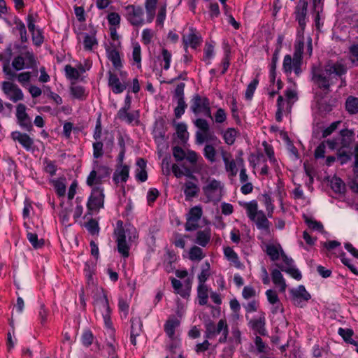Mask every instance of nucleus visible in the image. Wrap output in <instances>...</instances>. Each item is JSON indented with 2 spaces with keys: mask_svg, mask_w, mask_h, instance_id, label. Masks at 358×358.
<instances>
[{
  "mask_svg": "<svg viewBox=\"0 0 358 358\" xmlns=\"http://www.w3.org/2000/svg\"><path fill=\"white\" fill-rule=\"evenodd\" d=\"M345 73V69H313V80L317 88L313 103V110L321 115H325L332 110L333 105L327 103L322 94L328 92L329 87L342 75Z\"/></svg>",
  "mask_w": 358,
  "mask_h": 358,
  "instance_id": "obj_1",
  "label": "nucleus"
},
{
  "mask_svg": "<svg viewBox=\"0 0 358 358\" xmlns=\"http://www.w3.org/2000/svg\"><path fill=\"white\" fill-rule=\"evenodd\" d=\"M95 271V265L86 263L84 272L89 288L93 289V298L94 311L96 315H100L102 317L106 327L108 329L111 327L110 321V308L109 307L108 299L104 289L96 285V282L93 278Z\"/></svg>",
  "mask_w": 358,
  "mask_h": 358,
  "instance_id": "obj_2",
  "label": "nucleus"
},
{
  "mask_svg": "<svg viewBox=\"0 0 358 358\" xmlns=\"http://www.w3.org/2000/svg\"><path fill=\"white\" fill-rule=\"evenodd\" d=\"M354 133L348 129L341 131L336 139L329 140L320 144L315 151V158H324L325 155L326 143L330 150H336L338 159L341 164L348 162L352 154L350 145L354 139Z\"/></svg>",
  "mask_w": 358,
  "mask_h": 358,
  "instance_id": "obj_3",
  "label": "nucleus"
},
{
  "mask_svg": "<svg viewBox=\"0 0 358 358\" xmlns=\"http://www.w3.org/2000/svg\"><path fill=\"white\" fill-rule=\"evenodd\" d=\"M180 324V320L175 317H170L164 324V331L168 337L166 358H183L179 338Z\"/></svg>",
  "mask_w": 358,
  "mask_h": 358,
  "instance_id": "obj_4",
  "label": "nucleus"
},
{
  "mask_svg": "<svg viewBox=\"0 0 358 358\" xmlns=\"http://www.w3.org/2000/svg\"><path fill=\"white\" fill-rule=\"evenodd\" d=\"M266 252L273 261L282 260L280 264H277L282 271L286 272L297 280L301 279V272L295 268L293 260L284 254L280 244L277 243H268L266 245Z\"/></svg>",
  "mask_w": 358,
  "mask_h": 358,
  "instance_id": "obj_5",
  "label": "nucleus"
},
{
  "mask_svg": "<svg viewBox=\"0 0 358 358\" xmlns=\"http://www.w3.org/2000/svg\"><path fill=\"white\" fill-rule=\"evenodd\" d=\"M304 42L301 38L297 39L294 45L293 55H286L283 59L282 67H301L306 64L304 60L308 55L310 57L313 52L312 40L310 38L307 44L306 52H303Z\"/></svg>",
  "mask_w": 358,
  "mask_h": 358,
  "instance_id": "obj_6",
  "label": "nucleus"
},
{
  "mask_svg": "<svg viewBox=\"0 0 358 358\" xmlns=\"http://www.w3.org/2000/svg\"><path fill=\"white\" fill-rule=\"evenodd\" d=\"M17 56L12 62V67H36L38 61L33 51L25 45L14 44Z\"/></svg>",
  "mask_w": 358,
  "mask_h": 358,
  "instance_id": "obj_7",
  "label": "nucleus"
},
{
  "mask_svg": "<svg viewBox=\"0 0 358 358\" xmlns=\"http://www.w3.org/2000/svg\"><path fill=\"white\" fill-rule=\"evenodd\" d=\"M115 234L118 252L123 257H128L131 243L137 238L136 229L133 227L127 229L126 230L120 229L115 231Z\"/></svg>",
  "mask_w": 358,
  "mask_h": 358,
  "instance_id": "obj_8",
  "label": "nucleus"
},
{
  "mask_svg": "<svg viewBox=\"0 0 358 358\" xmlns=\"http://www.w3.org/2000/svg\"><path fill=\"white\" fill-rule=\"evenodd\" d=\"M285 99L279 96L277 102L276 120L282 121V117L287 115L291 110L292 105L297 100V93L294 87H289L285 91Z\"/></svg>",
  "mask_w": 358,
  "mask_h": 358,
  "instance_id": "obj_9",
  "label": "nucleus"
},
{
  "mask_svg": "<svg viewBox=\"0 0 358 358\" xmlns=\"http://www.w3.org/2000/svg\"><path fill=\"white\" fill-rule=\"evenodd\" d=\"M202 191L207 201H219L222 195L223 185L215 178H208L206 180L202 178Z\"/></svg>",
  "mask_w": 358,
  "mask_h": 358,
  "instance_id": "obj_10",
  "label": "nucleus"
},
{
  "mask_svg": "<svg viewBox=\"0 0 358 358\" xmlns=\"http://www.w3.org/2000/svg\"><path fill=\"white\" fill-rule=\"evenodd\" d=\"M247 214L249 218L254 221L257 227L260 229H267L269 227V222L266 217L264 213L258 210L257 203L252 201L245 204Z\"/></svg>",
  "mask_w": 358,
  "mask_h": 358,
  "instance_id": "obj_11",
  "label": "nucleus"
},
{
  "mask_svg": "<svg viewBox=\"0 0 358 358\" xmlns=\"http://www.w3.org/2000/svg\"><path fill=\"white\" fill-rule=\"evenodd\" d=\"M108 85L114 93H122L128 85L127 75L120 71V69L110 71Z\"/></svg>",
  "mask_w": 358,
  "mask_h": 358,
  "instance_id": "obj_12",
  "label": "nucleus"
},
{
  "mask_svg": "<svg viewBox=\"0 0 358 358\" xmlns=\"http://www.w3.org/2000/svg\"><path fill=\"white\" fill-rule=\"evenodd\" d=\"M324 248L326 249V252L328 255H334L341 258V260L343 264L347 266L349 269L355 275L358 274V271L353 264L351 263L350 260L345 257L343 252L341 251V244L336 241H330L323 243Z\"/></svg>",
  "mask_w": 358,
  "mask_h": 358,
  "instance_id": "obj_13",
  "label": "nucleus"
},
{
  "mask_svg": "<svg viewBox=\"0 0 358 358\" xmlns=\"http://www.w3.org/2000/svg\"><path fill=\"white\" fill-rule=\"evenodd\" d=\"M290 299L294 305L303 307L310 299L311 296L303 285H299L289 289Z\"/></svg>",
  "mask_w": 358,
  "mask_h": 358,
  "instance_id": "obj_14",
  "label": "nucleus"
},
{
  "mask_svg": "<svg viewBox=\"0 0 358 358\" xmlns=\"http://www.w3.org/2000/svg\"><path fill=\"white\" fill-rule=\"evenodd\" d=\"M103 189L100 186H97L92 190L87 201V209L92 213L97 212L103 207Z\"/></svg>",
  "mask_w": 358,
  "mask_h": 358,
  "instance_id": "obj_15",
  "label": "nucleus"
},
{
  "mask_svg": "<svg viewBox=\"0 0 358 358\" xmlns=\"http://www.w3.org/2000/svg\"><path fill=\"white\" fill-rule=\"evenodd\" d=\"M126 17L134 26H141L143 24V10L141 6L129 5L125 7Z\"/></svg>",
  "mask_w": 358,
  "mask_h": 358,
  "instance_id": "obj_16",
  "label": "nucleus"
},
{
  "mask_svg": "<svg viewBox=\"0 0 358 358\" xmlns=\"http://www.w3.org/2000/svg\"><path fill=\"white\" fill-rule=\"evenodd\" d=\"M192 110L197 115L210 117L209 101L205 97L194 96L191 106Z\"/></svg>",
  "mask_w": 358,
  "mask_h": 358,
  "instance_id": "obj_17",
  "label": "nucleus"
},
{
  "mask_svg": "<svg viewBox=\"0 0 358 358\" xmlns=\"http://www.w3.org/2000/svg\"><path fill=\"white\" fill-rule=\"evenodd\" d=\"M203 214L202 208L199 206L192 207L187 214L185 229L187 231L195 230L199 227V222Z\"/></svg>",
  "mask_w": 358,
  "mask_h": 358,
  "instance_id": "obj_18",
  "label": "nucleus"
},
{
  "mask_svg": "<svg viewBox=\"0 0 358 358\" xmlns=\"http://www.w3.org/2000/svg\"><path fill=\"white\" fill-rule=\"evenodd\" d=\"M222 159L224 163L225 170L229 176H236L238 169L243 166V161L241 158H236L235 160L230 159L229 155L223 152Z\"/></svg>",
  "mask_w": 358,
  "mask_h": 358,
  "instance_id": "obj_19",
  "label": "nucleus"
},
{
  "mask_svg": "<svg viewBox=\"0 0 358 358\" xmlns=\"http://www.w3.org/2000/svg\"><path fill=\"white\" fill-rule=\"evenodd\" d=\"M223 332V336L220 338V342H225L227 336V325L224 320H220L217 326L213 323H209L206 326V334L208 338L214 337L221 332Z\"/></svg>",
  "mask_w": 358,
  "mask_h": 358,
  "instance_id": "obj_20",
  "label": "nucleus"
},
{
  "mask_svg": "<svg viewBox=\"0 0 358 358\" xmlns=\"http://www.w3.org/2000/svg\"><path fill=\"white\" fill-rule=\"evenodd\" d=\"M308 13V1L306 0H299L295 8V19L298 22L301 32L303 33L306 25V18Z\"/></svg>",
  "mask_w": 358,
  "mask_h": 358,
  "instance_id": "obj_21",
  "label": "nucleus"
},
{
  "mask_svg": "<svg viewBox=\"0 0 358 358\" xmlns=\"http://www.w3.org/2000/svg\"><path fill=\"white\" fill-rule=\"evenodd\" d=\"M2 87L3 92L12 101L17 102L23 99V93L16 85L10 82H4Z\"/></svg>",
  "mask_w": 358,
  "mask_h": 358,
  "instance_id": "obj_22",
  "label": "nucleus"
},
{
  "mask_svg": "<svg viewBox=\"0 0 358 358\" xmlns=\"http://www.w3.org/2000/svg\"><path fill=\"white\" fill-rule=\"evenodd\" d=\"M189 30V33L182 36V43L186 52H187L188 45L193 49H196L202 42L201 36L196 34L194 28L190 27Z\"/></svg>",
  "mask_w": 358,
  "mask_h": 358,
  "instance_id": "obj_23",
  "label": "nucleus"
},
{
  "mask_svg": "<svg viewBox=\"0 0 358 358\" xmlns=\"http://www.w3.org/2000/svg\"><path fill=\"white\" fill-rule=\"evenodd\" d=\"M15 115L17 122L21 127L28 129L31 126V119L27 113V107L24 104L17 105Z\"/></svg>",
  "mask_w": 358,
  "mask_h": 358,
  "instance_id": "obj_24",
  "label": "nucleus"
},
{
  "mask_svg": "<svg viewBox=\"0 0 358 358\" xmlns=\"http://www.w3.org/2000/svg\"><path fill=\"white\" fill-rule=\"evenodd\" d=\"M265 295L272 313H276L282 310V303L275 290L269 289L266 291Z\"/></svg>",
  "mask_w": 358,
  "mask_h": 358,
  "instance_id": "obj_25",
  "label": "nucleus"
},
{
  "mask_svg": "<svg viewBox=\"0 0 358 358\" xmlns=\"http://www.w3.org/2000/svg\"><path fill=\"white\" fill-rule=\"evenodd\" d=\"M14 141H17L27 150H34V140L27 134L15 131L11 134Z\"/></svg>",
  "mask_w": 358,
  "mask_h": 358,
  "instance_id": "obj_26",
  "label": "nucleus"
},
{
  "mask_svg": "<svg viewBox=\"0 0 358 358\" xmlns=\"http://www.w3.org/2000/svg\"><path fill=\"white\" fill-rule=\"evenodd\" d=\"M55 192L59 198H64L66 193V179L65 177L52 178L50 180Z\"/></svg>",
  "mask_w": 358,
  "mask_h": 358,
  "instance_id": "obj_27",
  "label": "nucleus"
},
{
  "mask_svg": "<svg viewBox=\"0 0 358 358\" xmlns=\"http://www.w3.org/2000/svg\"><path fill=\"white\" fill-rule=\"evenodd\" d=\"M106 51L107 58L112 62L113 67H122V63L120 54L115 45H110L107 46Z\"/></svg>",
  "mask_w": 358,
  "mask_h": 358,
  "instance_id": "obj_28",
  "label": "nucleus"
},
{
  "mask_svg": "<svg viewBox=\"0 0 358 358\" xmlns=\"http://www.w3.org/2000/svg\"><path fill=\"white\" fill-rule=\"evenodd\" d=\"M128 110L129 109L127 108H121L117 113L118 117L129 124H137L138 122L139 112L135 110L129 113Z\"/></svg>",
  "mask_w": 358,
  "mask_h": 358,
  "instance_id": "obj_29",
  "label": "nucleus"
},
{
  "mask_svg": "<svg viewBox=\"0 0 358 358\" xmlns=\"http://www.w3.org/2000/svg\"><path fill=\"white\" fill-rule=\"evenodd\" d=\"M269 76L271 85L268 93L271 96H273L282 88V85L280 79L278 77L275 69H271Z\"/></svg>",
  "mask_w": 358,
  "mask_h": 358,
  "instance_id": "obj_30",
  "label": "nucleus"
},
{
  "mask_svg": "<svg viewBox=\"0 0 358 358\" xmlns=\"http://www.w3.org/2000/svg\"><path fill=\"white\" fill-rule=\"evenodd\" d=\"M272 280L274 285L279 289L280 292H285L287 288V284L281 272L274 269L271 273Z\"/></svg>",
  "mask_w": 358,
  "mask_h": 358,
  "instance_id": "obj_31",
  "label": "nucleus"
},
{
  "mask_svg": "<svg viewBox=\"0 0 358 358\" xmlns=\"http://www.w3.org/2000/svg\"><path fill=\"white\" fill-rule=\"evenodd\" d=\"M183 191L186 200H191L197 196L199 192V188L196 183L192 181H188L184 185Z\"/></svg>",
  "mask_w": 358,
  "mask_h": 358,
  "instance_id": "obj_32",
  "label": "nucleus"
},
{
  "mask_svg": "<svg viewBox=\"0 0 358 358\" xmlns=\"http://www.w3.org/2000/svg\"><path fill=\"white\" fill-rule=\"evenodd\" d=\"M129 167L127 165H120L115 171L114 180L116 182H125L129 178Z\"/></svg>",
  "mask_w": 358,
  "mask_h": 358,
  "instance_id": "obj_33",
  "label": "nucleus"
},
{
  "mask_svg": "<svg viewBox=\"0 0 358 358\" xmlns=\"http://www.w3.org/2000/svg\"><path fill=\"white\" fill-rule=\"evenodd\" d=\"M224 255L227 259L231 262L235 267L240 268L242 265L239 261L238 255L234 252V250L230 248L227 247L224 249Z\"/></svg>",
  "mask_w": 358,
  "mask_h": 358,
  "instance_id": "obj_34",
  "label": "nucleus"
},
{
  "mask_svg": "<svg viewBox=\"0 0 358 358\" xmlns=\"http://www.w3.org/2000/svg\"><path fill=\"white\" fill-rule=\"evenodd\" d=\"M136 178L141 181L144 182L147 180L148 176L145 171L146 162L143 159H138L136 162Z\"/></svg>",
  "mask_w": 358,
  "mask_h": 358,
  "instance_id": "obj_35",
  "label": "nucleus"
},
{
  "mask_svg": "<svg viewBox=\"0 0 358 358\" xmlns=\"http://www.w3.org/2000/svg\"><path fill=\"white\" fill-rule=\"evenodd\" d=\"M211 237L210 229H205L203 231H199L196 234L195 242L201 246H206L209 242Z\"/></svg>",
  "mask_w": 358,
  "mask_h": 358,
  "instance_id": "obj_36",
  "label": "nucleus"
},
{
  "mask_svg": "<svg viewBox=\"0 0 358 358\" xmlns=\"http://www.w3.org/2000/svg\"><path fill=\"white\" fill-rule=\"evenodd\" d=\"M324 0L312 1V12L315 15V22L317 26L319 24L320 14L323 12Z\"/></svg>",
  "mask_w": 358,
  "mask_h": 358,
  "instance_id": "obj_37",
  "label": "nucleus"
},
{
  "mask_svg": "<svg viewBox=\"0 0 358 358\" xmlns=\"http://www.w3.org/2000/svg\"><path fill=\"white\" fill-rule=\"evenodd\" d=\"M142 324L138 320H134L131 322L130 341L133 345L136 344V337L141 332Z\"/></svg>",
  "mask_w": 358,
  "mask_h": 358,
  "instance_id": "obj_38",
  "label": "nucleus"
},
{
  "mask_svg": "<svg viewBox=\"0 0 358 358\" xmlns=\"http://www.w3.org/2000/svg\"><path fill=\"white\" fill-rule=\"evenodd\" d=\"M197 292L199 303L200 305L206 304L209 296L208 287L205 284L199 285Z\"/></svg>",
  "mask_w": 358,
  "mask_h": 358,
  "instance_id": "obj_39",
  "label": "nucleus"
},
{
  "mask_svg": "<svg viewBox=\"0 0 358 358\" xmlns=\"http://www.w3.org/2000/svg\"><path fill=\"white\" fill-rule=\"evenodd\" d=\"M263 146L264 148V151L268 157L270 163L273 166L274 169H275V171L278 172L280 170V166H279L278 162L276 161V159H275V157L273 156L274 152H273L272 147L270 146L266 142L263 143Z\"/></svg>",
  "mask_w": 358,
  "mask_h": 358,
  "instance_id": "obj_40",
  "label": "nucleus"
},
{
  "mask_svg": "<svg viewBox=\"0 0 358 358\" xmlns=\"http://www.w3.org/2000/svg\"><path fill=\"white\" fill-rule=\"evenodd\" d=\"M178 137L183 142L189 138V134L187 131V125L185 123L179 122L175 124Z\"/></svg>",
  "mask_w": 358,
  "mask_h": 358,
  "instance_id": "obj_41",
  "label": "nucleus"
},
{
  "mask_svg": "<svg viewBox=\"0 0 358 358\" xmlns=\"http://www.w3.org/2000/svg\"><path fill=\"white\" fill-rule=\"evenodd\" d=\"M345 108L348 112L351 114L358 113V98L349 96L345 101Z\"/></svg>",
  "mask_w": 358,
  "mask_h": 358,
  "instance_id": "obj_42",
  "label": "nucleus"
},
{
  "mask_svg": "<svg viewBox=\"0 0 358 358\" xmlns=\"http://www.w3.org/2000/svg\"><path fill=\"white\" fill-rule=\"evenodd\" d=\"M157 2V0H146L145 9L149 22H151L155 17Z\"/></svg>",
  "mask_w": 358,
  "mask_h": 358,
  "instance_id": "obj_43",
  "label": "nucleus"
},
{
  "mask_svg": "<svg viewBox=\"0 0 358 358\" xmlns=\"http://www.w3.org/2000/svg\"><path fill=\"white\" fill-rule=\"evenodd\" d=\"M237 131L234 128H229L222 133L223 138L228 145H232L237 136Z\"/></svg>",
  "mask_w": 358,
  "mask_h": 358,
  "instance_id": "obj_44",
  "label": "nucleus"
},
{
  "mask_svg": "<svg viewBox=\"0 0 358 358\" xmlns=\"http://www.w3.org/2000/svg\"><path fill=\"white\" fill-rule=\"evenodd\" d=\"M172 285L175 289V292L182 296V297H186L189 295V289L186 287H183L181 282L176 279L172 280Z\"/></svg>",
  "mask_w": 358,
  "mask_h": 358,
  "instance_id": "obj_45",
  "label": "nucleus"
},
{
  "mask_svg": "<svg viewBox=\"0 0 358 358\" xmlns=\"http://www.w3.org/2000/svg\"><path fill=\"white\" fill-rule=\"evenodd\" d=\"M188 257L192 261H200L204 257V255L201 248L193 246L188 252Z\"/></svg>",
  "mask_w": 358,
  "mask_h": 358,
  "instance_id": "obj_46",
  "label": "nucleus"
},
{
  "mask_svg": "<svg viewBox=\"0 0 358 358\" xmlns=\"http://www.w3.org/2000/svg\"><path fill=\"white\" fill-rule=\"evenodd\" d=\"M210 264L208 262H206L201 266V271L198 276L199 285L205 284V282L207 280L210 275Z\"/></svg>",
  "mask_w": 358,
  "mask_h": 358,
  "instance_id": "obj_47",
  "label": "nucleus"
},
{
  "mask_svg": "<svg viewBox=\"0 0 358 358\" xmlns=\"http://www.w3.org/2000/svg\"><path fill=\"white\" fill-rule=\"evenodd\" d=\"M338 333L345 340V341L354 345H357V342L352 338L353 333L351 329L339 328Z\"/></svg>",
  "mask_w": 358,
  "mask_h": 358,
  "instance_id": "obj_48",
  "label": "nucleus"
},
{
  "mask_svg": "<svg viewBox=\"0 0 358 358\" xmlns=\"http://www.w3.org/2000/svg\"><path fill=\"white\" fill-rule=\"evenodd\" d=\"M330 185L335 192L341 193L345 189V185L339 178L333 177L330 180Z\"/></svg>",
  "mask_w": 358,
  "mask_h": 358,
  "instance_id": "obj_49",
  "label": "nucleus"
},
{
  "mask_svg": "<svg viewBox=\"0 0 358 358\" xmlns=\"http://www.w3.org/2000/svg\"><path fill=\"white\" fill-rule=\"evenodd\" d=\"M259 84V79L257 77L253 78L251 82L249 83V85L247 87L246 91H245V98L247 99H251L253 96L254 92Z\"/></svg>",
  "mask_w": 358,
  "mask_h": 358,
  "instance_id": "obj_50",
  "label": "nucleus"
},
{
  "mask_svg": "<svg viewBox=\"0 0 358 358\" xmlns=\"http://www.w3.org/2000/svg\"><path fill=\"white\" fill-rule=\"evenodd\" d=\"M265 317L264 314L262 313L259 318L250 321L253 329H256L259 334H264Z\"/></svg>",
  "mask_w": 358,
  "mask_h": 358,
  "instance_id": "obj_51",
  "label": "nucleus"
},
{
  "mask_svg": "<svg viewBox=\"0 0 358 358\" xmlns=\"http://www.w3.org/2000/svg\"><path fill=\"white\" fill-rule=\"evenodd\" d=\"M13 55V50L11 45H9L4 52L0 54V61H3V67H8V65Z\"/></svg>",
  "mask_w": 358,
  "mask_h": 358,
  "instance_id": "obj_52",
  "label": "nucleus"
},
{
  "mask_svg": "<svg viewBox=\"0 0 358 358\" xmlns=\"http://www.w3.org/2000/svg\"><path fill=\"white\" fill-rule=\"evenodd\" d=\"M96 169L97 167L94 166V169L91 171L89 176L87 177V184L90 187L97 185L100 183L101 178L97 176Z\"/></svg>",
  "mask_w": 358,
  "mask_h": 358,
  "instance_id": "obj_53",
  "label": "nucleus"
},
{
  "mask_svg": "<svg viewBox=\"0 0 358 358\" xmlns=\"http://www.w3.org/2000/svg\"><path fill=\"white\" fill-rule=\"evenodd\" d=\"M132 59L134 61L133 65H136L138 66H141V47L138 43L134 45L132 52Z\"/></svg>",
  "mask_w": 358,
  "mask_h": 358,
  "instance_id": "obj_54",
  "label": "nucleus"
},
{
  "mask_svg": "<svg viewBox=\"0 0 358 358\" xmlns=\"http://www.w3.org/2000/svg\"><path fill=\"white\" fill-rule=\"evenodd\" d=\"M229 342L233 347L238 345L241 343V332L236 327L232 328Z\"/></svg>",
  "mask_w": 358,
  "mask_h": 358,
  "instance_id": "obj_55",
  "label": "nucleus"
},
{
  "mask_svg": "<svg viewBox=\"0 0 358 358\" xmlns=\"http://www.w3.org/2000/svg\"><path fill=\"white\" fill-rule=\"evenodd\" d=\"M83 44L85 50H91L93 46L97 44V41L94 36L85 34Z\"/></svg>",
  "mask_w": 358,
  "mask_h": 358,
  "instance_id": "obj_56",
  "label": "nucleus"
},
{
  "mask_svg": "<svg viewBox=\"0 0 358 358\" xmlns=\"http://www.w3.org/2000/svg\"><path fill=\"white\" fill-rule=\"evenodd\" d=\"M172 171L177 178H180L182 176H188L190 174L188 169L183 166H180L177 164H173L172 166Z\"/></svg>",
  "mask_w": 358,
  "mask_h": 358,
  "instance_id": "obj_57",
  "label": "nucleus"
},
{
  "mask_svg": "<svg viewBox=\"0 0 358 358\" xmlns=\"http://www.w3.org/2000/svg\"><path fill=\"white\" fill-rule=\"evenodd\" d=\"M216 152L215 148L210 145H206L204 148V156L205 157L211 162L215 161Z\"/></svg>",
  "mask_w": 358,
  "mask_h": 358,
  "instance_id": "obj_58",
  "label": "nucleus"
},
{
  "mask_svg": "<svg viewBox=\"0 0 358 358\" xmlns=\"http://www.w3.org/2000/svg\"><path fill=\"white\" fill-rule=\"evenodd\" d=\"M214 55V45L206 42L204 48V56L203 59L206 62L210 60Z\"/></svg>",
  "mask_w": 358,
  "mask_h": 358,
  "instance_id": "obj_59",
  "label": "nucleus"
},
{
  "mask_svg": "<svg viewBox=\"0 0 358 358\" xmlns=\"http://www.w3.org/2000/svg\"><path fill=\"white\" fill-rule=\"evenodd\" d=\"M43 168L45 171L50 176H54L57 171V166L55 163L47 159L43 162Z\"/></svg>",
  "mask_w": 358,
  "mask_h": 358,
  "instance_id": "obj_60",
  "label": "nucleus"
},
{
  "mask_svg": "<svg viewBox=\"0 0 358 358\" xmlns=\"http://www.w3.org/2000/svg\"><path fill=\"white\" fill-rule=\"evenodd\" d=\"M305 222L310 229L317 231H322L323 226L320 222H318L313 219L308 217H306Z\"/></svg>",
  "mask_w": 358,
  "mask_h": 358,
  "instance_id": "obj_61",
  "label": "nucleus"
},
{
  "mask_svg": "<svg viewBox=\"0 0 358 358\" xmlns=\"http://www.w3.org/2000/svg\"><path fill=\"white\" fill-rule=\"evenodd\" d=\"M72 95L77 99H82L85 96V91L83 87L74 85L71 88Z\"/></svg>",
  "mask_w": 358,
  "mask_h": 358,
  "instance_id": "obj_62",
  "label": "nucleus"
},
{
  "mask_svg": "<svg viewBox=\"0 0 358 358\" xmlns=\"http://www.w3.org/2000/svg\"><path fill=\"white\" fill-rule=\"evenodd\" d=\"M27 238L35 248H40L43 244L41 240L38 238V236L36 234L29 232L27 234Z\"/></svg>",
  "mask_w": 358,
  "mask_h": 358,
  "instance_id": "obj_63",
  "label": "nucleus"
},
{
  "mask_svg": "<svg viewBox=\"0 0 358 358\" xmlns=\"http://www.w3.org/2000/svg\"><path fill=\"white\" fill-rule=\"evenodd\" d=\"M186 105L182 97H180L178 100V106L175 108V115L177 117H180L184 113Z\"/></svg>",
  "mask_w": 358,
  "mask_h": 358,
  "instance_id": "obj_64",
  "label": "nucleus"
}]
</instances>
